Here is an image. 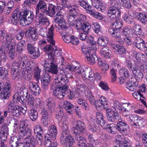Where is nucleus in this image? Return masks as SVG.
Instances as JSON below:
<instances>
[{
  "mask_svg": "<svg viewBox=\"0 0 147 147\" xmlns=\"http://www.w3.org/2000/svg\"><path fill=\"white\" fill-rule=\"evenodd\" d=\"M16 34V38L18 40L23 38L24 34L26 37H31L34 40H37L38 38V34L35 27H30L25 32L22 29L17 30Z\"/></svg>",
  "mask_w": 147,
  "mask_h": 147,
  "instance_id": "nucleus-4",
  "label": "nucleus"
},
{
  "mask_svg": "<svg viewBox=\"0 0 147 147\" xmlns=\"http://www.w3.org/2000/svg\"><path fill=\"white\" fill-rule=\"evenodd\" d=\"M28 121L27 120L22 121L21 122L18 131L19 136L31 131V130L28 127Z\"/></svg>",
  "mask_w": 147,
  "mask_h": 147,
  "instance_id": "nucleus-21",
  "label": "nucleus"
},
{
  "mask_svg": "<svg viewBox=\"0 0 147 147\" xmlns=\"http://www.w3.org/2000/svg\"><path fill=\"white\" fill-rule=\"evenodd\" d=\"M67 84H65V86L60 85V86H56V83H55V89L53 91V94L56 98L61 99L63 98L65 94V92L67 90L68 86Z\"/></svg>",
  "mask_w": 147,
  "mask_h": 147,
  "instance_id": "nucleus-10",
  "label": "nucleus"
},
{
  "mask_svg": "<svg viewBox=\"0 0 147 147\" xmlns=\"http://www.w3.org/2000/svg\"><path fill=\"white\" fill-rule=\"evenodd\" d=\"M54 28L53 26L52 25L48 30V31L46 29L43 28H40L39 31L40 35L46 38L47 41L51 44L52 46H54L55 43L53 38Z\"/></svg>",
  "mask_w": 147,
  "mask_h": 147,
  "instance_id": "nucleus-6",
  "label": "nucleus"
},
{
  "mask_svg": "<svg viewBox=\"0 0 147 147\" xmlns=\"http://www.w3.org/2000/svg\"><path fill=\"white\" fill-rule=\"evenodd\" d=\"M42 116L41 118V123L42 125L45 126H47L48 124V121L49 118H51L52 115L51 113L49 112V113H45L41 112Z\"/></svg>",
  "mask_w": 147,
  "mask_h": 147,
  "instance_id": "nucleus-33",
  "label": "nucleus"
},
{
  "mask_svg": "<svg viewBox=\"0 0 147 147\" xmlns=\"http://www.w3.org/2000/svg\"><path fill=\"white\" fill-rule=\"evenodd\" d=\"M43 51L46 53H51V51L54 50V48L52 46L50 45H47L45 46L42 48Z\"/></svg>",
  "mask_w": 147,
  "mask_h": 147,
  "instance_id": "nucleus-63",
  "label": "nucleus"
},
{
  "mask_svg": "<svg viewBox=\"0 0 147 147\" xmlns=\"http://www.w3.org/2000/svg\"><path fill=\"white\" fill-rule=\"evenodd\" d=\"M16 46V42L15 41L11 42H5L4 45V48L9 51V56L12 59H14Z\"/></svg>",
  "mask_w": 147,
  "mask_h": 147,
  "instance_id": "nucleus-17",
  "label": "nucleus"
},
{
  "mask_svg": "<svg viewBox=\"0 0 147 147\" xmlns=\"http://www.w3.org/2000/svg\"><path fill=\"white\" fill-rule=\"evenodd\" d=\"M34 134L36 136H42L43 133V130L42 127L39 125L35 126L34 128Z\"/></svg>",
  "mask_w": 147,
  "mask_h": 147,
  "instance_id": "nucleus-47",
  "label": "nucleus"
},
{
  "mask_svg": "<svg viewBox=\"0 0 147 147\" xmlns=\"http://www.w3.org/2000/svg\"><path fill=\"white\" fill-rule=\"evenodd\" d=\"M20 138L24 137L25 142L24 143L26 144L28 143H34L35 142V140L34 136L32 135L31 131L29 133H26L22 136H20Z\"/></svg>",
  "mask_w": 147,
  "mask_h": 147,
  "instance_id": "nucleus-27",
  "label": "nucleus"
},
{
  "mask_svg": "<svg viewBox=\"0 0 147 147\" xmlns=\"http://www.w3.org/2000/svg\"><path fill=\"white\" fill-rule=\"evenodd\" d=\"M53 106V104L50 101H49L47 103L46 105L43 106L42 108V112L45 113L49 114V112L51 113V115H52V112L51 109Z\"/></svg>",
  "mask_w": 147,
  "mask_h": 147,
  "instance_id": "nucleus-34",
  "label": "nucleus"
},
{
  "mask_svg": "<svg viewBox=\"0 0 147 147\" xmlns=\"http://www.w3.org/2000/svg\"><path fill=\"white\" fill-rule=\"evenodd\" d=\"M123 19L125 21L129 24L134 25L136 24V22L126 13L123 15Z\"/></svg>",
  "mask_w": 147,
  "mask_h": 147,
  "instance_id": "nucleus-58",
  "label": "nucleus"
},
{
  "mask_svg": "<svg viewBox=\"0 0 147 147\" xmlns=\"http://www.w3.org/2000/svg\"><path fill=\"white\" fill-rule=\"evenodd\" d=\"M6 42H11L14 40L15 38L13 35L9 32L6 33Z\"/></svg>",
  "mask_w": 147,
  "mask_h": 147,
  "instance_id": "nucleus-61",
  "label": "nucleus"
},
{
  "mask_svg": "<svg viewBox=\"0 0 147 147\" xmlns=\"http://www.w3.org/2000/svg\"><path fill=\"white\" fill-rule=\"evenodd\" d=\"M79 2V5L85 9L87 13L90 14L99 20H101L103 19V17L102 14L97 12H94L92 11V7L87 2L84 0H80Z\"/></svg>",
  "mask_w": 147,
  "mask_h": 147,
  "instance_id": "nucleus-8",
  "label": "nucleus"
},
{
  "mask_svg": "<svg viewBox=\"0 0 147 147\" xmlns=\"http://www.w3.org/2000/svg\"><path fill=\"white\" fill-rule=\"evenodd\" d=\"M48 133L45 134L49 135V137L52 138L53 140L55 139L57 134V130L56 127L54 125L49 126L48 128Z\"/></svg>",
  "mask_w": 147,
  "mask_h": 147,
  "instance_id": "nucleus-29",
  "label": "nucleus"
},
{
  "mask_svg": "<svg viewBox=\"0 0 147 147\" xmlns=\"http://www.w3.org/2000/svg\"><path fill=\"white\" fill-rule=\"evenodd\" d=\"M88 57H86L88 60V63L91 65L94 64L96 59L97 60V58L95 54H93L92 53H90V54L88 55Z\"/></svg>",
  "mask_w": 147,
  "mask_h": 147,
  "instance_id": "nucleus-42",
  "label": "nucleus"
},
{
  "mask_svg": "<svg viewBox=\"0 0 147 147\" xmlns=\"http://www.w3.org/2000/svg\"><path fill=\"white\" fill-rule=\"evenodd\" d=\"M62 7L51 3H46L43 0H39L36 6V13H39L40 11L42 13L53 16L56 12L61 10Z\"/></svg>",
  "mask_w": 147,
  "mask_h": 147,
  "instance_id": "nucleus-1",
  "label": "nucleus"
},
{
  "mask_svg": "<svg viewBox=\"0 0 147 147\" xmlns=\"http://www.w3.org/2000/svg\"><path fill=\"white\" fill-rule=\"evenodd\" d=\"M74 129L73 134L74 136L77 135H81V134L86 131L84 123L81 121H77Z\"/></svg>",
  "mask_w": 147,
  "mask_h": 147,
  "instance_id": "nucleus-15",
  "label": "nucleus"
},
{
  "mask_svg": "<svg viewBox=\"0 0 147 147\" xmlns=\"http://www.w3.org/2000/svg\"><path fill=\"white\" fill-rule=\"evenodd\" d=\"M77 18L76 26L78 27H80V24L84 22V21L86 20V18L85 16L82 14L78 15Z\"/></svg>",
  "mask_w": 147,
  "mask_h": 147,
  "instance_id": "nucleus-43",
  "label": "nucleus"
},
{
  "mask_svg": "<svg viewBox=\"0 0 147 147\" xmlns=\"http://www.w3.org/2000/svg\"><path fill=\"white\" fill-rule=\"evenodd\" d=\"M51 77L50 75L47 72L43 74L41 79V82L42 88L46 89L48 88L49 85L51 82Z\"/></svg>",
  "mask_w": 147,
  "mask_h": 147,
  "instance_id": "nucleus-20",
  "label": "nucleus"
},
{
  "mask_svg": "<svg viewBox=\"0 0 147 147\" xmlns=\"http://www.w3.org/2000/svg\"><path fill=\"white\" fill-rule=\"evenodd\" d=\"M121 33L126 36H130L131 33V28L129 26H126L121 30Z\"/></svg>",
  "mask_w": 147,
  "mask_h": 147,
  "instance_id": "nucleus-59",
  "label": "nucleus"
},
{
  "mask_svg": "<svg viewBox=\"0 0 147 147\" xmlns=\"http://www.w3.org/2000/svg\"><path fill=\"white\" fill-rule=\"evenodd\" d=\"M35 18L38 20V22L41 25H47L49 24L48 18L41 13H36Z\"/></svg>",
  "mask_w": 147,
  "mask_h": 147,
  "instance_id": "nucleus-23",
  "label": "nucleus"
},
{
  "mask_svg": "<svg viewBox=\"0 0 147 147\" xmlns=\"http://www.w3.org/2000/svg\"><path fill=\"white\" fill-rule=\"evenodd\" d=\"M63 107L67 112L69 114L71 113L73 106L71 103L68 101L65 102L63 104Z\"/></svg>",
  "mask_w": 147,
  "mask_h": 147,
  "instance_id": "nucleus-52",
  "label": "nucleus"
},
{
  "mask_svg": "<svg viewBox=\"0 0 147 147\" xmlns=\"http://www.w3.org/2000/svg\"><path fill=\"white\" fill-rule=\"evenodd\" d=\"M119 74L120 77L119 78L120 81L122 82H124L125 80L128 78L130 76V74L129 71L126 69L124 68H119Z\"/></svg>",
  "mask_w": 147,
  "mask_h": 147,
  "instance_id": "nucleus-26",
  "label": "nucleus"
},
{
  "mask_svg": "<svg viewBox=\"0 0 147 147\" xmlns=\"http://www.w3.org/2000/svg\"><path fill=\"white\" fill-rule=\"evenodd\" d=\"M103 107V109L106 111L107 118L109 122L116 123L120 119V117L118 113L108 108V105Z\"/></svg>",
  "mask_w": 147,
  "mask_h": 147,
  "instance_id": "nucleus-9",
  "label": "nucleus"
},
{
  "mask_svg": "<svg viewBox=\"0 0 147 147\" xmlns=\"http://www.w3.org/2000/svg\"><path fill=\"white\" fill-rule=\"evenodd\" d=\"M40 92V88L39 86L36 84L31 92L33 94L36 96L39 95Z\"/></svg>",
  "mask_w": 147,
  "mask_h": 147,
  "instance_id": "nucleus-60",
  "label": "nucleus"
},
{
  "mask_svg": "<svg viewBox=\"0 0 147 147\" xmlns=\"http://www.w3.org/2000/svg\"><path fill=\"white\" fill-rule=\"evenodd\" d=\"M10 112L12 113L13 116L18 117L20 114L19 112V106L16 105V107L10 110Z\"/></svg>",
  "mask_w": 147,
  "mask_h": 147,
  "instance_id": "nucleus-56",
  "label": "nucleus"
},
{
  "mask_svg": "<svg viewBox=\"0 0 147 147\" xmlns=\"http://www.w3.org/2000/svg\"><path fill=\"white\" fill-rule=\"evenodd\" d=\"M55 55L52 53H49L48 54V59L46 60L44 64L55 63Z\"/></svg>",
  "mask_w": 147,
  "mask_h": 147,
  "instance_id": "nucleus-57",
  "label": "nucleus"
},
{
  "mask_svg": "<svg viewBox=\"0 0 147 147\" xmlns=\"http://www.w3.org/2000/svg\"><path fill=\"white\" fill-rule=\"evenodd\" d=\"M28 114L30 118L33 121H35L38 117V112L34 109H30L28 111Z\"/></svg>",
  "mask_w": 147,
  "mask_h": 147,
  "instance_id": "nucleus-40",
  "label": "nucleus"
},
{
  "mask_svg": "<svg viewBox=\"0 0 147 147\" xmlns=\"http://www.w3.org/2000/svg\"><path fill=\"white\" fill-rule=\"evenodd\" d=\"M85 96L87 100H89L90 104L92 105H94L96 99L94 94L90 90H87V93L85 94Z\"/></svg>",
  "mask_w": 147,
  "mask_h": 147,
  "instance_id": "nucleus-39",
  "label": "nucleus"
},
{
  "mask_svg": "<svg viewBox=\"0 0 147 147\" xmlns=\"http://www.w3.org/2000/svg\"><path fill=\"white\" fill-rule=\"evenodd\" d=\"M27 48L28 52L32 58L36 59L40 56L39 49L36 48L32 44L28 43Z\"/></svg>",
  "mask_w": 147,
  "mask_h": 147,
  "instance_id": "nucleus-13",
  "label": "nucleus"
},
{
  "mask_svg": "<svg viewBox=\"0 0 147 147\" xmlns=\"http://www.w3.org/2000/svg\"><path fill=\"white\" fill-rule=\"evenodd\" d=\"M109 32L113 37L116 38H120V33L117 30H114L113 29L110 28L108 30Z\"/></svg>",
  "mask_w": 147,
  "mask_h": 147,
  "instance_id": "nucleus-48",
  "label": "nucleus"
},
{
  "mask_svg": "<svg viewBox=\"0 0 147 147\" xmlns=\"http://www.w3.org/2000/svg\"><path fill=\"white\" fill-rule=\"evenodd\" d=\"M8 128L6 124H3L0 132V139L1 140L5 141L6 140L8 134Z\"/></svg>",
  "mask_w": 147,
  "mask_h": 147,
  "instance_id": "nucleus-28",
  "label": "nucleus"
},
{
  "mask_svg": "<svg viewBox=\"0 0 147 147\" xmlns=\"http://www.w3.org/2000/svg\"><path fill=\"white\" fill-rule=\"evenodd\" d=\"M63 131L60 138L61 144L66 147H74L72 146L75 142L74 139L69 134V131L66 128Z\"/></svg>",
  "mask_w": 147,
  "mask_h": 147,
  "instance_id": "nucleus-7",
  "label": "nucleus"
},
{
  "mask_svg": "<svg viewBox=\"0 0 147 147\" xmlns=\"http://www.w3.org/2000/svg\"><path fill=\"white\" fill-rule=\"evenodd\" d=\"M77 17L76 16H74L73 15H69L67 17V20L68 23L71 25H72L73 26L76 27V20L75 19Z\"/></svg>",
  "mask_w": 147,
  "mask_h": 147,
  "instance_id": "nucleus-53",
  "label": "nucleus"
},
{
  "mask_svg": "<svg viewBox=\"0 0 147 147\" xmlns=\"http://www.w3.org/2000/svg\"><path fill=\"white\" fill-rule=\"evenodd\" d=\"M61 35L64 42L67 43L70 42L72 36L66 35L65 33H62Z\"/></svg>",
  "mask_w": 147,
  "mask_h": 147,
  "instance_id": "nucleus-62",
  "label": "nucleus"
},
{
  "mask_svg": "<svg viewBox=\"0 0 147 147\" xmlns=\"http://www.w3.org/2000/svg\"><path fill=\"white\" fill-rule=\"evenodd\" d=\"M133 29L134 33L138 36V35L140 36L142 32L141 26L139 24H135V25L133 27Z\"/></svg>",
  "mask_w": 147,
  "mask_h": 147,
  "instance_id": "nucleus-50",
  "label": "nucleus"
},
{
  "mask_svg": "<svg viewBox=\"0 0 147 147\" xmlns=\"http://www.w3.org/2000/svg\"><path fill=\"white\" fill-rule=\"evenodd\" d=\"M109 3L110 5L107 12L108 16L110 19H116L117 17L120 16L122 9L119 4L115 1H110Z\"/></svg>",
  "mask_w": 147,
  "mask_h": 147,
  "instance_id": "nucleus-3",
  "label": "nucleus"
},
{
  "mask_svg": "<svg viewBox=\"0 0 147 147\" xmlns=\"http://www.w3.org/2000/svg\"><path fill=\"white\" fill-rule=\"evenodd\" d=\"M17 12V16L20 24L23 26L29 24L34 18L33 13L25 8L22 11L20 12L18 9H15Z\"/></svg>",
  "mask_w": 147,
  "mask_h": 147,
  "instance_id": "nucleus-2",
  "label": "nucleus"
},
{
  "mask_svg": "<svg viewBox=\"0 0 147 147\" xmlns=\"http://www.w3.org/2000/svg\"><path fill=\"white\" fill-rule=\"evenodd\" d=\"M11 91V85L9 83L6 82L5 85L0 84V93L1 97L2 99H7L9 97Z\"/></svg>",
  "mask_w": 147,
  "mask_h": 147,
  "instance_id": "nucleus-12",
  "label": "nucleus"
},
{
  "mask_svg": "<svg viewBox=\"0 0 147 147\" xmlns=\"http://www.w3.org/2000/svg\"><path fill=\"white\" fill-rule=\"evenodd\" d=\"M145 41L141 38L136 37L133 42V45L138 49L141 50L144 48Z\"/></svg>",
  "mask_w": 147,
  "mask_h": 147,
  "instance_id": "nucleus-30",
  "label": "nucleus"
},
{
  "mask_svg": "<svg viewBox=\"0 0 147 147\" xmlns=\"http://www.w3.org/2000/svg\"><path fill=\"white\" fill-rule=\"evenodd\" d=\"M16 46V42L15 41L11 42H5L4 45V48L9 51V56L12 59H14Z\"/></svg>",
  "mask_w": 147,
  "mask_h": 147,
  "instance_id": "nucleus-18",
  "label": "nucleus"
},
{
  "mask_svg": "<svg viewBox=\"0 0 147 147\" xmlns=\"http://www.w3.org/2000/svg\"><path fill=\"white\" fill-rule=\"evenodd\" d=\"M45 141L44 144L46 147H57L58 144L56 142H54L51 143V138L49 137V135L45 134Z\"/></svg>",
  "mask_w": 147,
  "mask_h": 147,
  "instance_id": "nucleus-31",
  "label": "nucleus"
},
{
  "mask_svg": "<svg viewBox=\"0 0 147 147\" xmlns=\"http://www.w3.org/2000/svg\"><path fill=\"white\" fill-rule=\"evenodd\" d=\"M34 70V76L35 80L38 82L40 79L41 77L40 72L41 69L39 68L37 66H36L34 67L33 69Z\"/></svg>",
  "mask_w": 147,
  "mask_h": 147,
  "instance_id": "nucleus-44",
  "label": "nucleus"
},
{
  "mask_svg": "<svg viewBox=\"0 0 147 147\" xmlns=\"http://www.w3.org/2000/svg\"><path fill=\"white\" fill-rule=\"evenodd\" d=\"M125 65L127 68L132 73L135 77L138 80H141L143 77V74L139 68L137 64L133 62L131 59L125 61Z\"/></svg>",
  "mask_w": 147,
  "mask_h": 147,
  "instance_id": "nucleus-5",
  "label": "nucleus"
},
{
  "mask_svg": "<svg viewBox=\"0 0 147 147\" xmlns=\"http://www.w3.org/2000/svg\"><path fill=\"white\" fill-rule=\"evenodd\" d=\"M59 74L57 75L55 79V83L56 86H60V85H64L68 83V80L63 74H65V70L63 69H60L59 72Z\"/></svg>",
  "mask_w": 147,
  "mask_h": 147,
  "instance_id": "nucleus-11",
  "label": "nucleus"
},
{
  "mask_svg": "<svg viewBox=\"0 0 147 147\" xmlns=\"http://www.w3.org/2000/svg\"><path fill=\"white\" fill-rule=\"evenodd\" d=\"M8 71L6 69L3 70L2 67H0V78L3 80H5L8 78Z\"/></svg>",
  "mask_w": 147,
  "mask_h": 147,
  "instance_id": "nucleus-51",
  "label": "nucleus"
},
{
  "mask_svg": "<svg viewBox=\"0 0 147 147\" xmlns=\"http://www.w3.org/2000/svg\"><path fill=\"white\" fill-rule=\"evenodd\" d=\"M112 25L115 26V29L119 31L122 27L123 24L121 21L116 20V21L112 24Z\"/></svg>",
  "mask_w": 147,
  "mask_h": 147,
  "instance_id": "nucleus-64",
  "label": "nucleus"
},
{
  "mask_svg": "<svg viewBox=\"0 0 147 147\" xmlns=\"http://www.w3.org/2000/svg\"><path fill=\"white\" fill-rule=\"evenodd\" d=\"M44 67H46V70L49 73L57 74L58 72V66L55 63L44 64Z\"/></svg>",
  "mask_w": 147,
  "mask_h": 147,
  "instance_id": "nucleus-22",
  "label": "nucleus"
},
{
  "mask_svg": "<svg viewBox=\"0 0 147 147\" xmlns=\"http://www.w3.org/2000/svg\"><path fill=\"white\" fill-rule=\"evenodd\" d=\"M76 140L78 142V147H88V143H86V138L81 135H77L75 136Z\"/></svg>",
  "mask_w": 147,
  "mask_h": 147,
  "instance_id": "nucleus-25",
  "label": "nucleus"
},
{
  "mask_svg": "<svg viewBox=\"0 0 147 147\" xmlns=\"http://www.w3.org/2000/svg\"><path fill=\"white\" fill-rule=\"evenodd\" d=\"M77 7L75 5H71L68 8L69 9L68 11L69 15L77 17L78 15L79 10L77 8Z\"/></svg>",
  "mask_w": 147,
  "mask_h": 147,
  "instance_id": "nucleus-38",
  "label": "nucleus"
},
{
  "mask_svg": "<svg viewBox=\"0 0 147 147\" xmlns=\"http://www.w3.org/2000/svg\"><path fill=\"white\" fill-rule=\"evenodd\" d=\"M116 124V129L120 133L123 134L127 135L129 128L128 125L124 121H122L120 119L117 122Z\"/></svg>",
  "mask_w": 147,
  "mask_h": 147,
  "instance_id": "nucleus-16",
  "label": "nucleus"
},
{
  "mask_svg": "<svg viewBox=\"0 0 147 147\" xmlns=\"http://www.w3.org/2000/svg\"><path fill=\"white\" fill-rule=\"evenodd\" d=\"M111 51L107 47H105L101 49L100 53L103 57L107 59H110L111 57Z\"/></svg>",
  "mask_w": 147,
  "mask_h": 147,
  "instance_id": "nucleus-32",
  "label": "nucleus"
},
{
  "mask_svg": "<svg viewBox=\"0 0 147 147\" xmlns=\"http://www.w3.org/2000/svg\"><path fill=\"white\" fill-rule=\"evenodd\" d=\"M80 27H78L76 26V28L77 30L81 29L84 32L88 34L91 26L89 23L88 22H84L80 24Z\"/></svg>",
  "mask_w": 147,
  "mask_h": 147,
  "instance_id": "nucleus-35",
  "label": "nucleus"
},
{
  "mask_svg": "<svg viewBox=\"0 0 147 147\" xmlns=\"http://www.w3.org/2000/svg\"><path fill=\"white\" fill-rule=\"evenodd\" d=\"M98 43L100 46H105L108 44V41L106 38L101 36L99 37L98 40Z\"/></svg>",
  "mask_w": 147,
  "mask_h": 147,
  "instance_id": "nucleus-55",
  "label": "nucleus"
},
{
  "mask_svg": "<svg viewBox=\"0 0 147 147\" xmlns=\"http://www.w3.org/2000/svg\"><path fill=\"white\" fill-rule=\"evenodd\" d=\"M25 47V43L19 42L17 44L16 48V52L20 54L23 51V49Z\"/></svg>",
  "mask_w": 147,
  "mask_h": 147,
  "instance_id": "nucleus-49",
  "label": "nucleus"
},
{
  "mask_svg": "<svg viewBox=\"0 0 147 147\" xmlns=\"http://www.w3.org/2000/svg\"><path fill=\"white\" fill-rule=\"evenodd\" d=\"M14 100H15V102L17 103L18 102H20L21 103H24V99L22 96L18 92L16 93L13 96Z\"/></svg>",
  "mask_w": 147,
  "mask_h": 147,
  "instance_id": "nucleus-54",
  "label": "nucleus"
},
{
  "mask_svg": "<svg viewBox=\"0 0 147 147\" xmlns=\"http://www.w3.org/2000/svg\"><path fill=\"white\" fill-rule=\"evenodd\" d=\"M18 92L21 95L22 97H27L28 95V91L27 88L24 85H21L17 88Z\"/></svg>",
  "mask_w": 147,
  "mask_h": 147,
  "instance_id": "nucleus-36",
  "label": "nucleus"
},
{
  "mask_svg": "<svg viewBox=\"0 0 147 147\" xmlns=\"http://www.w3.org/2000/svg\"><path fill=\"white\" fill-rule=\"evenodd\" d=\"M112 47L115 50L117 53L119 54H125L126 50L125 47L116 44H113Z\"/></svg>",
  "mask_w": 147,
  "mask_h": 147,
  "instance_id": "nucleus-37",
  "label": "nucleus"
},
{
  "mask_svg": "<svg viewBox=\"0 0 147 147\" xmlns=\"http://www.w3.org/2000/svg\"><path fill=\"white\" fill-rule=\"evenodd\" d=\"M14 6V2L11 1L8 3L4 11V13L6 15H8L13 10Z\"/></svg>",
  "mask_w": 147,
  "mask_h": 147,
  "instance_id": "nucleus-41",
  "label": "nucleus"
},
{
  "mask_svg": "<svg viewBox=\"0 0 147 147\" xmlns=\"http://www.w3.org/2000/svg\"><path fill=\"white\" fill-rule=\"evenodd\" d=\"M129 121L130 124L136 127H139L140 125L142 123L144 119L139 117L136 115H131L129 117Z\"/></svg>",
  "mask_w": 147,
  "mask_h": 147,
  "instance_id": "nucleus-19",
  "label": "nucleus"
},
{
  "mask_svg": "<svg viewBox=\"0 0 147 147\" xmlns=\"http://www.w3.org/2000/svg\"><path fill=\"white\" fill-rule=\"evenodd\" d=\"M20 64L18 62L14 61L12 63L11 71L12 78L13 79H16L17 77L20 78L21 74L20 73Z\"/></svg>",
  "mask_w": 147,
  "mask_h": 147,
  "instance_id": "nucleus-14",
  "label": "nucleus"
},
{
  "mask_svg": "<svg viewBox=\"0 0 147 147\" xmlns=\"http://www.w3.org/2000/svg\"><path fill=\"white\" fill-rule=\"evenodd\" d=\"M117 140L118 141L119 143H120V144L123 146L125 144H127V143H129L127 138H125L124 136L121 135H117Z\"/></svg>",
  "mask_w": 147,
  "mask_h": 147,
  "instance_id": "nucleus-45",
  "label": "nucleus"
},
{
  "mask_svg": "<svg viewBox=\"0 0 147 147\" xmlns=\"http://www.w3.org/2000/svg\"><path fill=\"white\" fill-rule=\"evenodd\" d=\"M18 18L17 16V12L15 10L12 14V17L11 18L10 21L11 23L14 25H17L18 21Z\"/></svg>",
  "mask_w": 147,
  "mask_h": 147,
  "instance_id": "nucleus-46",
  "label": "nucleus"
},
{
  "mask_svg": "<svg viewBox=\"0 0 147 147\" xmlns=\"http://www.w3.org/2000/svg\"><path fill=\"white\" fill-rule=\"evenodd\" d=\"M138 85V83L136 80L134 78H131V80L127 82V88L131 91H135L136 87Z\"/></svg>",
  "mask_w": 147,
  "mask_h": 147,
  "instance_id": "nucleus-24",
  "label": "nucleus"
}]
</instances>
